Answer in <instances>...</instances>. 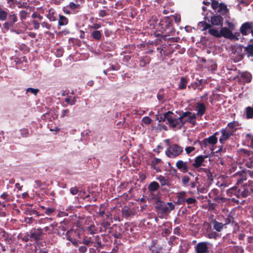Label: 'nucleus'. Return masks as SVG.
Here are the masks:
<instances>
[{
  "mask_svg": "<svg viewBox=\"0 0 253 253\" xmlns=\"http://www.w3.org/2000/svg\"><path fill=\"white\" fill-rule=\"evenodd\" d=\"M217 134H218V132H216L211 136L206 138L207 140V142L209 143V144H211V145H214L217 143V138H216V135Z\"/></svg>",
  "mask_w": 253,
  "mask_h": 253,
  "instance_id": "c756f323",
  "label": "nucleus"
},
{
  "mask_svg": "<svg viewBox=\"0 0 253 253\" xmlns=\"http://www.w3.org/2000/svg\"><path fill=\"white\" fill-rule=\"evenodd\" d=\"M209 243L207 242H201L195 246V253H207L208 252V245Z\"/></svg>",
  "mask_w": 253,
  "mask_h": 253,
  "instance_id": "9d476101",
  "label": "nucleus"
},
{
  "mask_svg": "<svg viewBox=\"0 0 253 253\" xmlns=\"http://www.w3.org/2000/svg\"><path fill=\"white\" fill-rule=\"evenodd\" d=\"M91 37L94 40L99 41L101 39L102 34L100 31L95 30L92 32Z\"/></svg>",
  "mask_w": 253,
  "mask_h": 253,
  "instance_id": "e433bc0d",
  "label": "nucleus"
},
{
  "mask_svg": "<svg viewBox=\"0 0 253 253\" xmlns=\"http://www.w3.org/2000/svg\"><path fill=\"white\" fill-rule=\"evenodd\" d=\"M68 23V19L65 16L60 15L58 20V25L59 26L66 25Z\"/></svg>",
  "mask_w": 253,
  "mask_h": 253,
  "instance_id": "c9c22d12",
  "label": "nucleus"
},
{
  "mask_svg": "<svg viewBox=\"0 0 253 253\" xmlns=\"http://www.w3.org/2000/svg\"><path fill=\"white\" fill-rule=\"evenodd\" d=\"M1 233V236L4 239V241L7 242L10 240L11 238L9 237V234L4 230H2Z\"/></svg>",
  "mask_w": 253,
  "mask_h": 253,
  "instance_id": "8fccbe9b",
  "label": "nucleus"
},
{
  "mask_svg": "<svg viewBox=\"0 0 253 253\" xmlns=\"http://www.w3.org/2000/svg\"><path fill=\"white\" fill-rule=\"evenodd\" d=\"M139 65L141 67H144L149 64L151 61V57L145 55L139 57Z\"/></svg>",
  "mask_w": 253,
  "mask_h": 253,
  "instance_id": "aec40b11",
  "label": "nucleus"
},
{
  "mask_svg": "<svg viewBox=\"0 0 253 253\" xmlns=\"http://www.w3.org/2000/svg\"><path fill=\"white\" fill-rule=\"evenodd\" d=\"M188 80L186 78L182 77L180 78V82L178 84V89H184L187 86Z\"/></svg>",
  "mask_w": 253,
  "mask_h": 253,
  "instance_id": "bb28decb",
  "label": "nucleus"
},
{
  "mask_svg": "<svg viewBox=\"0 0 253 253\" xmlns=\"http://www.w3.org/2000/svg\"><path fill=\"white\" fill-rule=\"evenodd\" d=\"M142 121L145 124L147 125H150L152 121V119L149 117H143Z\"/></svg>",
  "mask_w": 253,
  "mask_h": 253,
  "instance_id": "bf43d9fd",
  "label": "nucleus"
},
{
  "mask_svg": "<svg viewBox=\"0 0 253 253\" xmlns=\"http://www.w3.org/2000/svg\"><path fill=\"white\" fill-rule=\"evenodd\" d=\"M175 115L171 111H169L164 114V120H167L170 128L180 129L179 117L175 118Z\"/></svg>",
  "mask_w": 253,
  "mask_h": 253,
  "instance_id": "20e7f679",
  "label": "nucleus"
},
{
  "mask_svg": "<svg viewBox=\"0 0 253 253\" xmlns=\"http://www.w3.org/2000/svg\"><path fill=\"white\" fill-rule=\"evenodd\" d=\"M212 200L219 203V204H223L226 203L227 201L229 200V199L223 197H219V196H215L212 198Z\"/></svg>",
  "mask_w": 253,
  "mask_h": 253,
  "instance_id": "58836bf2",
  "label": "nucleus"
},
{
  "mask_svg": "<svg viewBox=\"0 0 253 253\" xmlns=\"http://www.w3.org/2000/svg\"><path fill=\"white\" fill-rule=\"evenodd\" d=\"M42 208L45 209L44 212L47 215H50L52 213L55 211V209L52 208H44L43 207H42Z\"/></svg>",
  "mask_w": 253,
  "mask_h": 253,
  "instance_id": "603ef678",
  "label": "nucleus"
},
{
  "mask_svg": "<svg viewBox=\"0 0 253 253\" xmlns=\"http://www.w3.org/2000/svg\"><path fill=\"white\" fill-rule=\"evenodd\" d=\"M196 115L202 116L206 112V107L203 103L198 102L196 103Z\"/></svg>",
  "mask_w": 253,
  "mask_h": 253,
  "instance_id": "f3484780",
  "label": "nucleus"
},
{
  "mask_svg": "<svg viewBox=\"0 0 253 253\" xmlns=\"http://www.w3.org/2000/svg\"><path fill=\"white\" fill-rule=\"evenodd\" d=\"M186 193L182 191L177 194V201L175 202L176 205H183L185 203Z\"/></svg>",
  "mask_w": 253,
  "mask_h": 253,
  "instance_id": "412c9836",
  "label": "nucleus"
},
{
  "mask_svg": "<svg viewBox=\"0 0 253 253\" xmlns=\"http://www.w3.org/2000/svg\"><path fill=\"white\" fill-rule=\"evenodd\" d=\"M236 186H233L232 188L228 189L226 191V194L228 196L231 197L232 195H234V193L235 191Z\"/></svg>",
  "mask_w": 253,
  "mask_h": 253,
  "instance_id": "864d4df0",
  "label": "nucleus"
},
{
  "mask_svg": "<svg viewBox=\"0 0 253 253\" xmlns=\"http://www.w3.org/2000/svg\"><path fill=\"white\" fill-rule=\"evenodd\" d=\"M197 171L199 172L202 171L206 173L208 179L210 181H213L214 179V175L209 169L205 168H201L198 169Z\"/></svg>",
  "mask_w": 253,
  "mask_h": 253,
  "instance_id": "393cba45",
  "label": "nucleus"
},
{
  "mask_svg": "<svg viewBox=\"0 0 253 253\" xmlns=\"http://www.w3.org/2000/svg\"><path fill=\"white\" fill-rule=\"evenodd\" d=\"M224 226H225L224 224L221 222H219L216 220L213 221V228L217 232H220Z\"/></svg>",
  "mask_w": 253,
  "mask_h": 253,
  "instance_id": "cd10ccee",
  "label": "nucleus"
},
{
  "mask_svg": "<svg viewBox=\"0 0 253 253\" xmlns=\"http://www.w3.org/2000/svg\"><path fill=\"white\" fill-rule=\"evenodd\" d=\"M42 228H34L31 231L29 237L31 239L36 241H38L42 239Z\"/></svg>",
  "mask_w": 253,
  "mask_h": 253,
  "instance_id": "4468645a",
  "label": "nucleus"
},
{
  "mask_svg": "<svg viewBox=\"0 0 253 253\" xmlns=\"http://www.w3.org/2000/svg\"><path fill=\"white\" fill-rule=\"evenodd\" d=\"M207 21V20L204 19V21L199 22L198 24V28L202 31H205L208 30L209 32V30L211 29L210 23H208Z\"/></svg>",
  "mask_w": 253,
  "mask_h": 253,
  "instance_id": "6ab92c4d",
  "label": "nucleus"
},
{
  "mask_svg": "<svg viewBox=\"0 0 253 253\" xmlns=\"http://www.w3.org/2000/svg\"><path fill=\"white\" fill-rule=\"evenodd\" d=\"M83 243L86 246H90L93 245L95 243V242L91 240L90 237L87 239H84L83 241Z\"/></svg>",
  "mask_w": 253,
  "mask_h": 253,
  "instance_id": "de8ad7c7",
  "label": "nucleus"
},
{
  "mask_svg": "<svg viewBox=\"0 0 253 253\" xmlns=\"http://www.w3.org/2000/svg\"><path fill=\"white\" fill-rule=\"evenodd\" d=\"M111 223L108 221H103L101 222L100 225V231L107 232L109 234H112V235L115 238H121L122 237V235L120 233H117V232L113 233V230L115 228H118L116 224H114L111 227H110Z\"/></svg>",
  "mask_w": 253,
  "mask_h": 253,
  "instance_id": "39448f33",
  "label": "nucleus"
},
{
  "mask_svg": "<svg viewBox=\"0 0 253 253\" xmlns=\"http://www.w3.org/2000/svg\"><path fill=\"white\" fill-rule=\"evenodd\" d=\"M9 13L4 9L0 7V20L2 21H6L7 18Z\"/></svg>",
  "mask_w": 253,
  "mask_h": 253,
  "instance_id": "72a5a7b5",
  "label": "nucleus"
},
{
  "mask_svg": "<svg viewBox=\"0 0 253 253\" xmlns=\"http://www.w3.org/2000/svg\"><path fill=\"white\" fill-rule=\"evenodd\" d=\"M197 202L194 198H189L186 199L185 202L188 204H194Z\"/></svg>",
  "mask_w": 253,
  "mask_h": 253,
  "instance_id": "774afa93",
  "label": "nucleus"
},
{
  "mask_svg": "<svg viewBox=\"0 0 253 253\" xmlns=\"http://www.w3.org/2000/svg\"><path fill=\"white\" fill-rule=\"evenodd\" d=\"M160 187L159 184L156 181L151 182L148 186V189L150 192H155L159 189Z\"/></svg>",
  "mask_w": 253,
  "mask_h": 253,
  "instance_id": "a878e982",
  "label": "nucleus"
},
{
  "mask_svg": "<svg viewBox=\"0 0 253 253\" xmlns=\"http://www.w3.org/2000/svg\"><path fill=\"white\" fill-rule=\"evenodd\" d=\"M220 29L217 28L211 29L209 31V34L216 38H219L222 37L230 39L233 40L236 39L238 40V38H236L235 36L233 35L232 31L229 29L227 27H220Z\"/></svg>",
  "mask_w": 253,
  "mask_h": 253,
  "instance_id": "f257e3e1",
  "label": "nucleus"
},
{
  "mask_svg": "<svg viewBox=\"0 0 253 253\" xmlns=\"http://www.w3.org/2000/svg\"><path fill=\"white\" fill-rule=\"evenodd\" d=\"M183 152V147L178 144H174L170 145L166 151V155L169 158L173 159L180 155Z\"/></svg>",
  "mask_w": 253,
  "mask_h": 253,
  "instance_id": "423d86ee",
  "label": "nucleus"
},
{
  "mask_svg": "<svg viewBox=\"0 0 253 253\" xmlns=\"http://www.w3.org/2000/svg\"><path fill=\"white\" fill-rule=\"evenodd\" d=\"M95 241L96 242V244L93 245V246L96 248V249H98L102 247L101 242L100 240L99 236H96L95 237Z\"/></svg>",
  "mask_w": 253,
  "mask_h": 253,
  "instance_id": "49530a36",
  "label": "nucleus"
},
{
  "mask_svg": "<svg viewBox=\"0 0 253 253\" xmlns=\"http://www.w3.org/2000/svg\"><path fill=\"white\" fill-rule=\"evenodd\" d=\"M176 24H179L181 21V16L179 14H175L171 16Z\"/></svg>",
  "mask_w": 253,
  "mask_h": 253,
  "instance_id": "3c124183",
  "label": "nucleus"
},
{
  "mask_svg": "<svg viewBox=\"0 0 253 253\" xmlns=\"http://www.w3.org/2000/svg\"><path fill=\"white\" fill-rule=\"evenodd\" d=\"M240 191V197L241 198H246L249 194V191L248 188L245 187H242Z\"/></svg>",
  "mask_w": 253,
  "mask_h": 253,
  "instance_id": "37998d69",
  "label": "nucleus"
},
{
  "mask_svg": "<svg viewBox=\"0 0 253 253\" xmlns=\"http://www.w3.org/2000/svg\"><path fill=\"white\" fill-rule=\"evenodd\" d=\"M235 215L234 212L231 211L227 217L224 219V225L231 224L232 226L237 225V223L234 220V215Z\"/></svg>",
  "mask_w": 253,
  "mask_h": 253,
  "instance_id": "2eb2a0df",
  "label": "nucleus"
},
{
  "mask_svg": "<svg viewBox=\"0 0 253 253\" xmlns=\"http://www.w3.org/2000/svg\"><path fill=\"white\" fill-rule=\"evenodd\" d=\"M246 119H250L253 118V108L248 106L246 108Z\"/></svg>",
  "mask_w": 253,
  "mask_h": 253,
  "instance_id": "4c0bfd02",
  "label": "nucleus"
},
{
  "mask_svg": "<svg viewBox=\"0 0 253 253\" xmlns=\"http://www.w3.org/2000/svg\"><path fill=\"white\" fill-rule=\"evenodd\" d=\"M39 89L33 88L32 87H29L26 89L27 92H31L35 95H36L37 94V93L39 92Z\"/></svg>",
  "mask_w": 253,
  "mask_h": 253,
  "instance_id": "4d7b16f0",
  "label": "nucleus"
},
{
  "mask_svg": "<svg viewBox=\"0 0 253 253\" xmlns=\"http://www.w3.org/2000/svg\"><path fill=\"white\" fill-rule=\"evenodd\" d=\"M41 24L43 28H45L47 30H50L51 29V25L47 22H41Z\"/></svg>",
  "mask_w": 253,
  "mask_h": 253,
  "instance_id": "69168bd1",
  "label": "nucleus"
},
{
  "mask_svg": "<svg viewBox=\"0 0 253 253\" xmlns=\"http://www.w3.org/2000/svg\"><path fill=\"white\" fill-rule=\"evenodd\" d=\"M208 158V156L200 155L196 157L195 159L194 162H192V166L193 169H201V166H205L203 164L204 160L206 158Z\"/></svg>",
  "mask_w": 253,
  "mask_h": 253,
  "instance_id": "f8f14e48",
  "label": "nucleus"
},
{
  "mask_svg": "<svg viewBox=\"0 0 253 253\" xmlns=\"http://www.w3.org/2000/svg\"><path fill=\"white\" fill-rule=\"evenodd\" d=\"M229 12V9L227 8V5L224 3H220L219 4L218 9L217 12L221 16H225L227 15Z\"/></svg>",
  "mask_w": 253,
  "mask_h": 253,
  "instance_id": "4be33fe9",
  "label": "nucleus"
},
{
  "mask_svg": "<svg viewBox=\"0 0 253 253\" xmlns=\"http://www.w3.org/2000/svg\"><path fill=\"white\" fill-rule=\"evenodd\" d=\"M252 74L248 72H244L241 74L240 80L244 84L250 83L252 81Z\"/></svg>",
  "mask_w": 253,
  "mask_h": 253,
  "instance_id": "dca6fc26",
  "label": "nucleus"
},
{
  "mask_svg": "<svg viewBox=\"0 0 253 253\" xmlns=\"http://www.w3.org/2000/svg\"><path fill=\"white\" fill-rule=\"evenodd\" d=\"M70 116V111L69 109H64L62 111L61 117L64 118L65 117H69Z\"/></svg>",
  "mask_w": 253,
  "mask_h": 253,
  "instance_id": "680f3d73",
  "label": "nucleus"
},
{
  "mask_svg": "<svg viewBox=\"0 0 253 253\" xmlns=\"http://www.w3.org/2000/svg\"><path fill=\"white\" fill-rule=\"evenodd\" d=\"M253 28V23L245 22L240 27V31L243 36H246L251 31Z\"/></svg>",
  "mask_w": 253,
  "mask_h": 253,
  "instance_id": "ddd939ff",
  "label": "nucleus"
},
{
  "mask_svg": "<svg viewBox=\"0 0 253 253\" xmlns=\"http://www.w3.org/2000/svg\"><path fill=\"white\" fill-rule=\"evenodd\" d=\"M157 179L160 181L162 186H168L169 187H170V184L169 183L168 179L162 175H159L157 178Z\"/></svg>",
  "mask_w": 253,
  "mask_h": 253,
  "instance_id": "c85d7f7f",
  "label": "nucleus"
},
{
  "mask_svg": "<svg viewBox=\"0 0 253 253\" xmlns=\"http://www.w3.org/2000/svg\"><path fill=\"white\" fill-rule=\"evenodd\" d=\"M30 14L29 12H27L26 10H22L19 11V16L21 21V23H23V21L25 20L26 18L29 16Z\"/></svg>",
  "mask_w": 253,
  "mask_h": 253,
  "instance_id": "f704fd0d",
  "label": "nucleus"
},
{
  "mask_svg": "<svg viewBox=\"0 0 253 253\" xmlns=\"http://www.w3.org/2000/svg\"><path fill=\"white\" fill-rule=\"evenodd\" d=\"M33 27L35 30H38L40 28V23L36 20H33L32 21Z\"/></svg>",
  "mask_w": 253,
  "mask_h": 253,
  "instance_id": "338daca9",
  "label": "nucleus"
},
{
  "mask_svg": "<svg viewBox=\"0 0 253 253\" xmlns=\"http://www.w3.org/2000/svg\"><path fill=\"white\" fill-rule=\"evenodd\" d=\"M220 133L221 135L219 138V141L221 144H224L226 141L228 140L231 136L234 135V133L225 128H222L220 130Z\"/></svg>",
  "mask_w": 253,
  "mask_h": 253,
  "instance_id": "9b49d317",
  "label": "nucleus"
},
{
  "mask_svg": "<svg viewBox=\"0 0 253 253\" xmlns=\"http://www.w3.org/2000/svg\"><path fill=\"white\" fill-rule=\"evenodd\" d=\"M57 224L53 223L49 225L48 226H46L44 228V230L45 232H47L49 234H53L55 233V228L57 226Z\"/></svg>",
  "mask_w": 253,
  "mask_h": 253,
  "instance_id": "7c9ffc66",
  "label": "nucleus"
},
{
  "mask_svg": "<svg viewBox=\"0 0 253 253\" xmlns=\"http://www.w3.org/2000/svg\"><path fill=\"white\" fill-rule=\"evenodd\" d=\"M174 205L171 203H164L160 202L156 204V208L162 213H166L174 210Z\"/></svg>",
  "mask_w": 253,
  "mask_h": 253,
  "instance_id": "1a4fd4ad",
  "label": "nucleus"
},
{
  "mask_svg": "<svg viewBox=\"0 0 253 253\" xmlns=\"http://www.w3.org/2000/svg\"><path fill=\"white\" fill-rule=\"evenodd\" d=\"M162 162V160L158 158H155L151 162L152 168L156 171V172L161 171L159 167V164Z\"/></svg>",
  "mask_w": 253,
  "mask_h": 253,
  "instance_id": "5701e85b",
  "label": "nucleus"
},
{
  "mask_svg": "<svg viewBox=\"0 0 253 253\" xmlns=\"http://www.w3.org/2000/svg\"><path fill=\"white\" fill-rule=\"evenodd\" d=\"M6 20L7 21L3 24L2 26L4 29L8 31L13 28L14 24L17 22L18 17L17 14L13 13V12H11V13H9L8 15Z\"/></svg>",
  "mask_w": 253,
  "mask_h": 253,
  "instance_id": "6e6552de",
  "label": "nucleus"
},
{
  "mask_svg": "<svg viewBox=\"0 0 253 253\" xmlns=\"http://www.w3.org/2000/svg\"><path fill=\"white\" fill-rule=\"evenodd\" d=\"M190 180L189 177L187 175H184L182 177V183L184 186H187V183Z\"/></svg>",
  "mask_w": 253,
  "mask_h": 253,
  "instance_id": "13d9d810",
  "label": "nucleus"
},
{
  "mask_svg": "<svg viewBox=\"0 0 253 253\" xmlns=\"http://www.w3.org/2000/svg\"><path fill=\"white\" fill-rule=\"evenodd\" d=\"M246 166L248 168H252L253 167V157H250L249 160L246 162Z\"/></svg>",
  "mask_w": 253,
  "mask_h": 253,
  "instance_id": "5fc2aeb1",
  "label": "nucleus"
},
{
  "mask_svg": "<svg viewBox=\"0 0 253 253\" xmlns=\"http://www.w3.org/2000/svg\"><path fill=\"white\" fill-rule=\"evenodd\" d=\"M21 135L23 137H27L29 136V132L27 128L20 129Z\"/></svg>",
  "mask_w": 253,
  "mask_h": 253,
  "instance_id": "09e8293b",
  "label": "nucleus"
},
{
  "mask_svg": "<svg viewBox=\"0 0 253 253\" xmlns=\"http://www.w3.org/2000/svg\"><path fill=\"white\" fill-rule=\"evenodd\" d=\"M204 19L207 20V21L210 23L211 28L219 29L223 25L224 18L222 16L217 13H211V15L210 18L207 16H205L204 17Z\"/></svg>",
  "mask_w": 253,
  "mask_h": 253,
  "instance_id": "f03ea898",
  "label": "nucleus"
},
{
  "mask_svg": "<svg viewBox=\"0 0 253 253\" xmlns=\"http://www.w3.org/2000/svg\"><path fill=\"white\" fill-rule=\"evenodd\" d=\"M219 236V234L215 231H210L207 233L206 237L210 239H216Z\"/></svg>",
  "mask_w": 253,
  "mask_h": 253,
  "instance_id": "a19ab883",
  "label": "nucleus"
},
{
  "mask_svg": "<svg viewBox=\"0 0 253 253\" xmlns=\"http://www.w3.org/2000/svg\"><path fill=\"white\" fill-rule=\"evenodd\" d=\"M218 190L216 189H214L211 190V191L209 194L210 197L211 198H213L215 196H218Z\"/></svg>",
  "mask_w": 253,
  "mask_h": 253,
  "instance_id": "052dcab7",
  "label": "nucleus"
},
{
  "mask_svg": "<svg viewBox=\"0 0 253 253\" xmlns=\"http://www.w3.org/2000/svg\"><path fill=\"white\" fill-rule=\"evenodd\" d=\"M16 4L17 5L18 8H28L29 7L27 2H22V0H16Z\"/></svg>",
  "mask_w": 253,
  "mask_h": 253,
  "instance_id": "79ce46f5",
  "label": "nucleus"
},
{
  "mask_svg": "<svg viewBox=\"0 0 253 253\" xmlns=\"http://www.w3.org/2000/svg\"><path fill=\"white\" fill-rule=\"evenodd\" d=\"M103 206H104L103 204H101L99 207V211L98 212H97V214L100 217H103V216L105 214V211L103 209Z\"/></svg>",
  "mask_w": 253,
  "mask_h": 253,
  "instance_id": "0e129e2a",
  "label": "nucleus"
},
{
  "mask_svg": "<svg viewBox=\"0 0 253 253\" xmlns=\"http://www.w3.org/2000/svg\"><path fill=\"white\" fill-rule=\"evenodd\" d=\"M56 14V12H54L53 10H49L48 13L46 15V17L50 21H55L56 20V17L55 16V15Z\"/></svg>",
  "mask_w": 253,
  "mask_h": 253,
  "instance_id": "ea45409f",
  "label": "nucleus"
},
{
  "mask_svg": "<svg viewBox=\"0 0 253 253\" xmlns=\"http://www.w3.org/2000/svg\"><path fill=\"white\" fill-rule=\"evenodd\" d=\"M160 30L162 32H165V36L169 34L174 31L172 20L169 17L164 18L159 22Z\"/></svg>",
  "mask_w": 253,
  "mask_h": 253,
  "instance_id": "7ed1b4c3",
  "label": "nucleus"
},
{
  "mask_svg": "<svg viewBox=\"0 0 253 253\" xmlns=\"http://www.w3.org/2000/svg\"><path fill=\"white\" fill-rule=\"evenodd\" d=\"M69 7L72 9H75L80 8V5L79 4H76L73 2H71L69 3Z\"/></svg>",
  "mask_w": 253,
  "mask_h": 253,
  "instance_id": "e2e57ef3",
  "label": "nucleus"
},
{
  "mask_svg": "<svg viewBox=\"0 0 253 253\" xmlns=\"http://www.w3.org/2000/svg\"><path fill=\"white\" fill-rule=\"evenodd\" d=\"M196 116L195 114H194L192 116H189L187 119H186V121L187 123L191 124L193 126H195Z\"/></svg>",
  "mask_w": 253,
  "mask_h": 253,
  "instance_id": "a18cd8bd",
  "label": "nucleus"
},
{
  "mask_svg": "<svg viewBox=\"0 0 253 253\" xmlns=\"http://www.w3.org/2000/svg\"><path fill=\"white\" fill-rule=\"evenodd\" d=\"M122 213L126 217H130L134 215V212L126 207H125L122 209Z\"/></svg>",
  "mask_w": 253,
  "mask_h": 253,
  "instance_id": "2f4dec72",
  "label": "nucleus"
},
{
  "mask_svg": "<svg viewBox=\"0 0 253 253\" xmlns=\"http://www.w3.org/2000/svg\"><path fill=\"white\" fill-rule=\"evenodd\" d=\"M86 230L91 234H95L97 231V229L93 224H91L87 227Z\"/></svg>",
  "mask_w": 253,
  "mask_h": 253,
  "instance_id": "c03bdc74",
  "label": "nucleus"
},
{
  "mask_svg": "<svg viewBox=\"0 0 253 253\" xmlns=\"http://www.w3.org/2000/svg\"><path fill=\"white\" fill-rule=\"evenodd\" d=\"M211 0V6L213 10L216 9L218 7L219 4L218 1H217L216 0Z\"/></svg>",
  "mask_w": 253,
  "mask_h": 253,
  "instance_id": "6e6d98bb",
  "label": "nucleus"
},
{
  "mask_svg": "<svg viewBox=\"0 0 253 253\" xmlns=\"http://www.w3.org/2000/svg\"><path fill=\"white\" fill-rule=\"evenodd\" d=\"M175 166L177 169L183 173L188 172L189 170H193L192 160L189 158L187 161L178 160L176 162Z\"/></svg>",
  "mask_w": 253,
  "mask_h": 253,
  "instance_id": "0eeeda50",
  "label": "nucleus"
},
{
  "mask_svg": "<svg viewBox=\"0 0 253 253\" xmlns=\"http://www.w3.org/2000/svg\"><path fill=\"white\" fill-rule=\"evenodd\" d=\"M77 97L76 96H68L65 99V102L70 105H73L76 104Z\"/></svg>",
  "mask_w": 253,
  "mask_h": 253,
  "instance_id": "473e14b6",
  "label": "nucleus"
},
{
  "mask_svg": "<svg viewBox=\"0 0 253 253\" xmlns=\"http://www.w3.org/2000/svg\"><path fill=\"white\" fill-rule=\"evenodd\" d=\"M239 126V123L237 121H232L228 123L226 127L227 130H230L233 133H235L236 131L237 130V127Z\"/></svg>",
  "mask_w": 253,
  "mask_h": 253,
  "instance_id": "a211bd4d",
  "label": "nucleus"
},
{
  "mask_svg": "<svg viewBox=\"0 0 253 253\" xmlns=\"http://www.w3.org/2000/svg\"><path fill=\"white\" fill-rule=\"evenodd\" d=\"M245 54L248 58H252L253 61V44H249L244 48Z\"/></svg>",
  "mask_w": 253,
  "mask_h": 253,
  "instance_id": "b1692460",
  "label": "nucleus"
}]
</instances>
